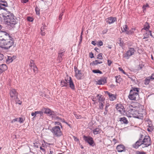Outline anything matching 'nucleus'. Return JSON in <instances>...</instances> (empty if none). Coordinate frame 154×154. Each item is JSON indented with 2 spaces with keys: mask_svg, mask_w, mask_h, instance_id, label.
I'll list each match as a JSON object with an SVG mask.
<instances>
[{
  "mask_svg": "<svg viewBox=\"0 0 154 154\" xmlns=\"http://www.w3.org/2000/svg\"><path fill=\"white\" fill-rule=\"evenodd\" d=\"M9 35L5 32H0V47L8 49L13 46L14 41Z\"/></svg>",
  "mask_w": 154,
  "mask_h": 154,
  "instance_id": "1",
  "label": "nucleus"
},
{
  "mask_svg": "<svg viewBox=\"0 0 154 154\" xmlns=\"http://www.w3.org/2000/svg\"><path fill=\"white\" fill-rule=\"evenodd\" d=\"M2 16L5 22L8 25L12 26L17 23L16 17L9 11L4 13Z\"/></svg>",
  "mask_w": 154,
  "mask_h": 154,
  "instance_id": "2",
  "label": "nucleus"
},
{
  "mask_svg": "<svg viewBox=\"0 0 154 154\" xmlns=\"http://www.w3.org/2000/svg\"><path fill=\"white\" fill-rule=\"evenodd\" d=\"M139 88H133L130 91L128 98L131 100H136L139 98Z\"/></svg>",
  "mask_w": 154,
  "mask_h": 154,
  "instance_id": "3",
  "label": "nucleus"
},
{
  "mask_svg": "<svg viewBox=\"0 0 154 154\" xmlns=\"http://www.w3.org/2000/svg\"><path fill=\"white\" fill-rule=\"evenodd\" d=\"M60 128L58 126H54L51 128L50 130L54 136L58 137L62 135L63 134Z\"/></svg>",
  "mask_w": 154,
  "mask_h": 154,
  "instance_id": "4",
  "label": "nucleus"
},
{
  "mask_svg": "<svg viewBox=\"0 0 154 154\" xmlns=\"http://www.w3.org/2000/svg\"><path fill=\"white\" fill-rule=\"evenodd\" d=\"M135 50L133 48H130L123 55V57L126 59H128L132 56L134 54Z\"/></svg>",
  "mask_w": 154,
  "mask_h": 154,
  "instance_id": "5",
  "label": "nucleus"
},
{
  "mask_svg": "<svg viewBox=\"0 0 154 154\" xmlns=\"http://www.w3.org/2000/svg\"><path fill=\"white\" fill-rule=\"evenodd\" d=\"M142 143L143 145L142 146V147H147L149 146L150 143L151 139L149 136H143V138L142 140Z\"/></svg>",
  "mask_w": 154,
  "mask_h": 154,
  "instance_id": "6",
  "label": "nucleus"
},
{
  "mask_svg": "<svg viewBox=\"0 0 154 154\" xmlns=\"http://www.w3.org/2000/svg\"><path fill=\"white\" fill-rule=\"evenodd\" d=\"M143 138V135L140 134L139 140L136 142L133 145V147L137 149L140 146L142 145V146L143 145V146L142 141Z\"/></svg>",
  "mask_w": 154,
  "mask_h": 154,
  "instance_id": "7",
  "label": "nucleus"
},
{
  "mask_svg": "<svg viewBox=\"0 0 154 154\" xmlns=\"http://www.w3.org/2000/svg\"><path fill=\"white\" fill-rule=\"evenodd\" d=\"M83 138L85 142L88 143L90 145L93 146L94 141L93 138L92 137L88 136H84Z\"/></svg>",
  "mask_w": 154,
  "mask_h": 154,
  "instance_id": "8",
  "label": "nucleus"
},
{
  "mask_svg": "<svg viewBox=\"0 0 154 154\" xmlns=\"http://www.w3.org/2000/svg\"><path fill=\"white\" fill-rule=\"evenodd\" d=\"M131 114L133 117L134 118L141 119L143 117V114L139 113L135 109L134 110L133 112H131Z\"/></svg>",
  "mask_w": 154,
  "mask_h": 154,
  "instance_id": "9",
  "label": "nucleus"
},
{
  "mask_svg": "<svg viewBox=\"0 0 154 154\" xmlns=\"http://www.w3.org/2000/svg\"><path fill=\"white\" fill-rule=\"evenodd\" d=\"M65 52V50L64 49H61L59 51L57 59L59 62H61L63 60V56L64 55Z\"/></svg>",
  "mask_w": 154,
  "mask_h": 154,
  "instance_id": "10",
  "label": "nucleus"
},
{
  "mask_svg": "<svg viewBox=\"0 0 154 154\" xmlns=\"http://www.w3.org/2000/svg\"><path fill=\"white\" fill-rule=\"evenodd\" d=\"M10 94L12 99H14L17 98L18 93L16 90L14 89H12L10 90Z\"/></svg>",
  "mask_w": 154,
  "mask_h": 154,
  "instance_id": "11",
  "label": "nucleus"
},
{
  "mask_svg": "<svg viewBox=\"0 0 154 154\" xmlns=\"http://www.w3.org/2000/svg\"><path fill=\"white\" fill-rule=\"evenodd\" d=\"M75 71V75L76 77L78 79H80L82 76V73L81 71L77 69L75 66L74 67Z\"/></svg>",
  "mask_w": 154,
  "mask_h": 154,
  "instance_id": "12",
  "label": "nucleus"
},
{
  "mask_svg": "<svg viewBox=\"0 0 154 154\" xmlns=\"http://www.w3.org/2000/svg\"><path fill=\"white\" fill-rule=\"evenodd\" d=\"M43 112L42 111H36L34 112H32L31 113V116H33V119L35 118L36 117L38 116V115L39 114L41 119L43 118Z\"/></svg>",
  "mask_w": 154,
  "mask_h": 154,
  "instance_id": "13",
  "label": "nucleus"
},
{
  "mask_svg": "<svg viewBox=\"0 0 154 154\" xmlns=\"http://www.w3.org/2000/svg\"><path fill=\"white\" fill-rule=\"evenodd\" d=\"M116 149L118 152H125L126 150L125 146L122 144L118 145L116 147Z\"/></svg>",
  "mask_w": 154,
  "mask_h": 154,
  "instance_id": "14",
  "label": "nucleus"
},
{
  "mask_svg": "<svg viewBox=\"0 0 154 154\" xmlns=\"http://www.w3.org/2000/svg\"><path fill=\"white\" fill-rule=\"evenodd\" d=\"M67 83H69V86L70 88L72 90H74L75 88V85L71 77H69L68 79H67Z\"/></svg>",
  "mask_w": 154,
  "mask_h": 154,
  "instance_id": "15",
  "label": "nucleus"
},
{
  "mask_svg": "<svg viewBox=\"0 0 154 154\" xmlns=\"http://www.w3.org/2000/svg\"><path fill=\"white\" fill-rule=\"evenodd\" d=\"M30 64L29 66H30L31 69H32L33 72V74H35L37 72V68L35 65L33 63V61L32 60L30 61Z\"/></svg>",
  "mask_w": 154,
  "mask_h": 154,
  "instance_id": "16",
  "label": "nucleus"
},
{
  "mask_svg": "<svg viewBox=\"0 0 154 154\" xmlns=\"http://www.w3.org/2000/svg\"><path fill=\"white\" fill-rule=\"evenodd\" d=\"M116 108L117 110L119 111L121 114H122L123 112L125 111L123 106L120 104L116 105Z\"/></svg>",
  "mask_w": 154,
  "mask_h": 154,
  "instance_id": "17",
  "label": "nucleus"
},
{
  "mask_svg": "<svg viewBox=\"0 0 154 154\" xmlns=\"http://www.w3.org/2000/svg\"><path fill=\"white\" fill-rule=\"evenodd\" d=\"M149 35L152 37H153L152 34L151 33V31L150 30L146 31L143 34V39H144L146 38H147L149 37Z\"/></svg>",
  "mask_w": 154,
  "mask_h": 154,
  "instance_id": "18",
  "label": "nucleus"
},
{
  "mask_svg": "<svg viewBox=\"0 0 154 154\" xmlns=\"http://www.w3.org/2000/svg\"><path fill=\"white\" fill-rule=\"evenodd\" d=\"M116 20V18L112 17H110L106 19V22L109 24L113 23Z\"/></svg>",
  "mask_w": 154,
  "mask_h": 154,
  "instance_id": "19",
  "label": "nucleus"
},
{
  "mask_svg": "<svg viewBox=\"0 0 154 154\" xmlns=\"http://www.w3.org/2000/svg\"><path fill=\"white\" fill-rule=\"evenodd\" d=\"M148 122V128H147V131H148L151 132L152 131L153 129V126L152 123L151 122L150 120H148L147 121Z\"/></svg>",
  "mask_w": 154,
  "mask_h": 154,
  "instance_id": "20",
  "label": "nucleus"
},
{
  "mask_svg": "<svg viewBox=\"0 0 154 154\" xmlns=\"http://www.w3.org/2000/svg\"><path fill=\"white\" fill-rule=\"evenodd\" d=\"M106 93L109 96V99L110 100L113 101L116 99V95L112 94L107 91L106 92Z\"/></svg>",
  "mask_w": 154,
  "mask_h": 154,
  "instance_id": "21",
  "label": "nucleus"
},
{
  "mask_svg": "<svg viewBox=\"0 0 154 154\" xmlns=\"http://www.w3.org/2000/svg\"><path fill=\"white\" fill-rule=\"evenodd\" d=\"M7 68L6 64H2L0 65V71L2 72L7 70Z\"/></svg>",
  "mask_w": 154,
  "mask_h": 154,
  "instance_id": "22",
  "label": "nucleus"
},
{
  "mask_svg": "<svg viewBox=\"0 0 154 154\" xmlns=\"http://www.w3.org/2000/svg\"><path fill=\"white\" fill-rule=\"evenodd\" d=\"M106 79L105 78H103L98 81L97 82V84L100 85H103L106 83Z\"/></svg>",
  "mask_w": 154,
  "mask_h": 154,
  "instance_id": "23",
  "label": "nucleus"
},
{
  "mask_svg": "<svg viewBox=\"0 0 154 154\" xmlns=\"http://www.w3.org/2000/svg\"><path fill=\"white\" fill-rule=\"evenodd\" d=\"M119 121L121 122H122V123L125 124H127L128 123V122L127 119L125 117L120 118L119 119Z\"/></svg>",
  "mask_w": 154,
  "mask_h": 154,
  "instance_id": "24",
  "label": "nucleus"
},
{
  "mask_svg": "<svg viewBox=\"0 0 154 154\" xmlns=\"http://www.w3.org/2000/svg\"><path fill=\"white\" fill-rule=\"evenodd\" d=\"M67 81V79L61 81L60 82V86L62 87L67 86L68 85Z\"/></svg>",
  "mask_w": 154,
  "mask_h": 154,
  "instance_id": "25",
  "label": "nucleus"
},
{
  "mask_svg": "<svg viewBox=\"0 0 154 154\" xmlns=\"http://www.w3.org/2000/svg\"><path fill=\"white\" fill-rule=\"evenodd\" d=\"M102 62L98 60H96L95 61H94L92 63H91V64L92 66H96L98 64L102 63Z\"/></svg>",
  "mask_w": 154,
  "mask_h": 154,
  "instance_id": "26",
  "label": "nucleus"
},
{
  "mask_svg": "<svg viewBox=\"0 0 154 154\" xmlns=\"http://www.w3.org/2000/svg\"><path fill=\"white\" fill-rule=\"evenodd\" d=\"M45 110V111L44 112V113L47 114H48L50 115H53L52 113V112L50 110V109L48 108H44L42 109V110Z\"/></svg>",
  "mask_w": 154,
  "mask_h": 154,
  "instance_id": "27",
  "label": "nucleus"
},
{
  "mask_svg": "<svg viewBox=\"0 0 154 154\" xmlns=\"http://www.w3.org/2000/svg\"><path fill=\"white\" fill-rule=\"evenodd\" d=\"M122 30V32H125L126 33L128 29V26L125 24L123 26L122 28L121 27Z\"/></svg>",
  "mask_w": 154,
  "mask_h": 154,
  "instance_id": "28",
  "label": "nucleus"
},
{
  "mask_svg": "<svg viewBox=\"0 0 154 154\" xmlns=\"http://www.w3.org/2000/svg\"><path fill=\"white\" fill-rule=\"evenodd\" d=\"M150 26L149 23H146L144 25V27L143 28L141 29V31H143V30H145L146 31H148V29L149 28Z\"/></svg>",
  "mask_w": 154,
  "mask_h": 154,
  "instance_id": "29",
  "label": "nucleus"
},
{
  "mask_svg": "<svg viewBox=\"0 0 154 154\" xmlns=\"http://www.w3.org/2000/svg\"><path fill=\"white\" fill-rule=\"evenodd\" d=\"M101 132L100 129L99 128H96L94 129L93 131V132L94 134H99Z\"/></svg>",
  "mask_w": 154,
  "mask_h": 154,
  "instance_id": "30",
  "label": "nucleus"
},
{
  "mask_svg": "<svg viewBox=\"0 0 154 154\" xmlns=\"http://www.w3.org/2000/svg\"><path fill=\"white\" fill-rule=\"evenodd\" d=\"M135 31V28H132L129 31H127L126 34L129 35H132L134 34Z\"/></svg>",
  "mask_w": 154,
  "mask_h": 154,
  "instance_id": "31",
  "label": "nucleus"
},
{
  "mask_svg": "<svg viewBox=\"0 0 154 154\" xmlns=\"http://www.w3.org/2000/svg\"><path fill=\"white\" fill-rule=\"evenodd\" d=\"M134 108H135L132 105H129L128 106V111L130 112L131 113V112H133V111L135 110Z\"/></svg>",
  "mask_w": 154,
  "mask_h": 154,
  "instance_id": "32",
  "label": "nucleus"
},
{
  "mask_svg": "<svg viewBox=\"0 0 154 154\" xmlns=\"http://www.w3.org/2000/svg\"><path fill=\"white\" fill-rule=\"evenodd\" d=\"M118 43L119 44V45L121 47H123V42L122 41L121 38H119L118 40Z\"/></svg>",
  "mask_w": 154,
  "mask_h": 154,
  "instance_id": "33",
  "label": "nucleus"
},
{
  "mask_svg": "<svg viewBox=\"0 0 154 154\" xmlns=\"http://www.w3.org/2000/svg\"><path fill=\"white\" fill-rule=\"evenodd\" d=\"M150 82V78L149 77L146 78L144 80V84L145 85H147L149 84Z\"/></svg>",
  "mask_w": 154,
  "mask_h": 154,
  "instance_id": "34",
  "label": "nucleus"
},
{
  "mask_svg": "<svg viewBox=\"0 0 154 154\" xmlns=\"http://www.w3.org/2000/svg\"><path fill=\"white\" fill-rule=\"evenodd\" d=\"M52 117L53 119H56L58 121H60L61 120V119L58 116L53 114L52 115Z\"/></svg>",
  "mask_w": 154,
  "mask_h": 154,
  "instance_id": "35",
  "label": "nucleus"
},
{
  "mask_svg": "<svg viewBox=\"0 0 154 154\" xmlns=\"http://www.w3.org/2000/svg\"><path fill=\"white\" fill-rule=\"evenodd\" d=\"M92 72L94 73H99L100 74H102L103 73L99 69L93 70H92Z\"/></svg>",
  "mask_w": 154,
  "mask_h": 154,
  "instance_id": "36",
  "label": "nucleus"
},
{
  "mask_svg": "<svg viewBox=\"0 0 154 154\" xmlns=\"http://www.w3.org/2000/svg\"><path fill=\"white\" fill-rule=\"evenodd\" d=\"M116 78V82L117 83H119L122 81V79L120 77V76L115 77Z\"/></svg>",
  "mask_w": 154,
  "mask_h": 154,
  "instance_id": "37",
  "label": "nucleus"
},
{
  "mask_svg": "<svg viewBox=\"0 0 154 154\" xmlns=\"http://www.w3.org/2000/svg\"><path fill=\"white\" fill-rule=\"evenodd\" d=\"M105 99L103 97H102L101 95H100V96L98 99V100L99 102H104Z\"/></svg>",
  "mask_w": 154,
  "mask_h": 154,
  "instance_id": "38",
  "label": "nucleus"
},
{
  "mask_svg": "<svg viewBox=\"0 0 154 154\" xmlns=\"http://www.w3.org/2000/svg\"><path fill=\"white\" fill-rule=\"evenodd\" d=\"M104 102H99V108L101 109H103L104 106Z\"/></svg>",
  "mask_w": 154,
  "mask_h": 154,
  "instance_id": "39",
  "label": "nucleus"
},
{
  "mask_svg": "<svg viewBox=\"0 0 154 154\" xmlns=\"http://www.w3.org/2000/svg\"><path fill=\"white\" fill-rule=\"evenodd\" d=\"M54 125H59L60 126V127L61 128H63V126L60 122H54Z\"/></svg>",
  "mask_w": 154,
  "mask_h": 154,
  "instance_id": "40",
  "label": "nucleus"
},
{
  "mask_svg": "<svg viewBox=\"0 0 154 154\" xmlns=\"http://www.w3.org/2000/svg\"><path fill=\"white\" fill-rule=\"evenodd\" d=\"M149 7V6L148 4L144 5L143 6V11L145 12L146 11V8Z\"/></svg>",
  "mask_w": 154,
  "mask_h": 154,
  "instance_id": "41",
  "label": "nucleus"
},
{
  "mask_svg": "<svg viewBox=\"0 0 154 154\" xmlns=\"http://www.w3.org/2000/svg\"><path fill=\"white\" fill-rule=\"evenodd\" d=\"M135 153L136 154H146V152L143 151H137Z\"/></svg>",
  "mask_w": 154,
  "mask_h": 154,
  "instance_id": "42",
  "label": "nucleus"
},
{
  "mask_svg": "<svg viewBox=\"0 0 154 154\" xmlns=\"http://www.w3.org/2000/svg\"><path fill=\"white\" fill-rule=\"evenodd\" d=\"M102 54L100 53L97 55V58L99 59L100 60H102L103 59V57H102Z\"/></svg>",
  "mask_w": 154,
  "mask_h": 154,
  "instance_id": "43",
  "label": "nucleus"
},
{
  "mask_svg": "<svg viewBox=\"0 0 154 154\" xmlns=\"http://www.w3.org/2000/svg\"><path fill=\"white\" fill-rule=\"evenodd\" d=\"M97 45L98 46H101L103 45V42L101 40L97 42Z\"/></svg>",
  "mask_w": 154,
  "mask_h": 154,
  "instance_id": "44",
  "label": "nucleus"
},
{
  "mask_svg": "<svg viewBox=\"0 0 154 154\" xmlns=\"http://www.w3.org/2000/svg\"><path fill=\"white\" fill-rule=\"evenodd\" d=\"M5 58V57L3 54L0 53V61L3 60Z\"/></svg>",
  "mask_w": 154,
  "mask_h": 154,
  "instance_id": "45",
  "label": "nucleus"
},
{
  "mask_svg": "<svg viewBox=\"0 0 154 154\" xmlns=\"http://www.w3.org/2000/svg\"><path fill=\"white\" fill-rule=\"evenodd\" d=\"M19 119L18 118H16L13 119L11 121V123H13L14 122H18Z\"/></svg>",
  "mask_w": 154,
  "mask_h": 154,
  "instance_id": "46",
  "label": "nucleus"
},
{
  "mask_svg": "<svg viewBox=\"0 0 154 154\" xmlns=\"http://www.w3.org/2000/svg\"><path fill=\"white\" fill-rule=\"evenodd\" d=\"M3 2L4 3V4H1L0 5V6H3L5 7H7L8 6V5L7 3L5 2Z\"/></svg>",
  "mask_w": 154,
  "mask_h": 154,
  "instance_id": "47",
  "label": "nucleus"
},
{
  "mask_svg": "<svg viewBox=\"0 0 154 154\" xmlns=\"http://www.w3.org/2000/svg\"><path fill=\"white\" fill-rule=\"evenodd\" d=\"M18 119V122H20V123H22L23 122L24 119H23V118H19Z\"/></svg>",
  "mask_w": 154,
  "mask_h": 154,
  "instance_id": "48",
  "label": "nucleus"
},
{
  "mask_svg": "<svg viewBox=\"0 0 154 154\" xmlns=\"http://www.w3.org/2000/svg\"><path fill=\"white\" fill-rule=\"evenodd\" d=\"M119 71H121L122 73H123L124 74H126V72L124 71L123 69L121 67H119Z\"/></svg>",
  "mask_w": 154,
  "mask_h": 154,
  "instance_id": "49",
  "label": "nucleus"
},
{
  "mask_svg": "<svg viewBox=\"0 0 154 154\" xmlns=\"http://www.w3.org/2000/svg\"><path fill=\"white\" fill-rule=\"evenodd\" d=\"M27 20L28 21L30 22H32L33 20L32 18L31 17H27Z\"/></svg>",
  "mask_w": 154,
  "mask_h": 154,
  "instance_id": "50",
  "label": "nucleus"
},
{
  "mask_svg": "<svg viewBox=\"0 0 154 154\" xmlns=\"http://www.w3.org/2000/svg\"><path fill=\"white\" fill-rule=\"evenodd\" d=\"M64 11H63L62 13H61L59 15V19L60 20H61L62 19V16L63 15V13Z\"/></svg>",
  "mask_w": 154,
  "mask_h": 154,
  "instance_id": "51",
  "label": "nucleus"
},
{
  "mask_svg": "<svg viewBox=\"0 0 154 154\" xmlns=\"http://www.w3.org/2000/svg\"><path fill=\"white\" fill-rule=\"evenodd\" d=\"M112 63V62L110 60H107V64L109 66H110Z\"/></svg>",
  "mask_w": 154,
  "mask_h": 154,
  "instance_id": "52",
  "label": "nucleus"
},
{
  "mask_svg": "<svg viewBox=\"0 0 154 154\" xmlns=\"http://www.w3.org/2000/svg\"><path fill=\"white\" fill-rule=\"evenodd\" d=\"M46 27V25H45V24L43 25V26H42L41 28V31L44 30V29H45V28Z\"/></svg>",
  "mask_w": 154,
  "mask_h": 154,
  "instance_id": "53",
  "label": "nucleus"
},
{
  "mask_svg": "<svg viewBox=\"0 0 154 154\" xmlns=\"http://www.w3.org/2000/svg\"><path fill=\"white\" fill-rule=\"evenodd\" d=\"M90 57L91 58H92L94 57L93 54L91 52L89 54Z\"/></svg>",
  "mask_w": 154,
  "mask_h": 154,
  "instance_id": "54",
  "label": "nucleus"
},
{
  "mask_svg": "<svg viewBox=\"0 0 154 154\" xmlns=\"http://www.w3.org/2000/svg\"><path fill=\"white\" fill-rule=\"evenodd\" d=\"M150 79H154V74H152V75L150 77H149Z\"/></svg>",
  "mask_w": 154,
  "mask_h": 154,
  "instance_id": "55",
  "label": "nucleus"
},
{
  "mask_svg": "<svg viewBox=\"0 0 154 154\" xmlns=\"http://www.w3.org/2000/svg\"><path fill=\"white\" fill-rule=\"evenodd\" d=\"M35 11L37 14H39V12L38 11V9L37 7L35 8Z\"/></svg>",
  "mask_w": 154,
  "mask_h": 154,
  "instance_id": "56",
  "label": "nucleus"
},
{
  "mask_svg": "<svg viewBox=\"0 0 154 154\" xmlns=\"http://www.w3.org/2000/svg\"><path fill=\"white\" fill-rule=\"evenodd\" d=\"M44 31V30L41 31V34L42 35H45V32Z\"/></svg>",
  "mask_w": 154,
  "mask_h": 154,
  "instance_id": "57",
  "label": "nucleus"
},
{
  "mask_svg": "<svg viewBox=\"0 0 154 154\" xmlns=\"http://www.w3.org/2000/svg\"><path fill=\"white\" fill-rule=\"evenodd\" d=\"M28 0H22L21 1L22 2L24 3H26L28 1Z\"/></svg>",
  "mask_w": 154,
  "mask_h": 154,
  "instance_id": "58",
  "label": "nucleus"
},
{
  "mask_svg": "<svg viewBox=\"0 0 154 154\" xmlns=\"http://www.w3.org/2000/svg\"><path fill=\"white\" fill-rule=\"evenodd\" d=\"M40 149L41 150H42L43 152H44L45 151V149L41 146L40 147Z\"/></svg>",
  "mask_w": 154,
  "mask_h": 154,
  "instance_id": "59",
  "label": "nucleus"
},
{
  "mask_svg": "<svg viewBox=\"0 0 154 154\" xmlns=\"http://www.w3.org/2000/svg\"><path fill=\"white\" fill-rule=\"evenodd\" d=\"M94 50L97 51V52H99V49L97 48H95L94 49Z\"/></svg>",
  "mask_w": 154,
  "mask_h": 154,
  "instance_id": "60",
  "label": "nucleus"
},
{
  "mask_svg": "<svg viewBox=\"0 0 154 154\" xmlns=\"http://www.w3.org/2000/svg\"><path fill=\"white\" fill-rule=\"evenodd\" d=\"M91 44H92L94 45H96V43L94 41H92L91 42Z\"/></svg>",
  "mask_w": 154,
  "mask_h": 154,
  "instance_id": "61",
  "label": "nucleus"
},
{
  "mask_svg": "<svg viewBox=\"0 0 154 154\" xmlns=\"http://www.w3.org/2000/svg\"><path fill=\"white\" fill-rule=\"evenodd\" d=\"M75 117L77 119H80L81 117L80 116H78V115H75Z\"/></svg>",
  "mask_w": 154,
  "mask_h": 154,
  "instance_id": "62",
  "label": "nucleus"
},
{
  "mask_svg": "<svg viewBox=\"0 0 154 154\" xmlns=\"http://www.w3.org/2000/svg\"><path fill=\"white\" fill-rule=\"evenodd\" d=\"M49 154H54V152L53 151L51 150H50V152Z\"/></svg>",
  "mask_w": 154,
  "mask_h": 154,
  "instance_id": "63",
  "label": "nucleus"
},
{
  "mask_svg": "<svg viewBox=\"0 0 154 154\" xmlns=\"http://www.w3.org/2000/svg\"><path fill=\"white\" fill-rule=\"evenodd\" d=\"M60 121H61L62 122H64L65 123V122H66L64 119H61V120H60Z\"/></svg>",
  "mask_w": 154,
  "mask_h": 154,
  "instance_id": "64",
  "label": "nucleus"
}]
</instances>
